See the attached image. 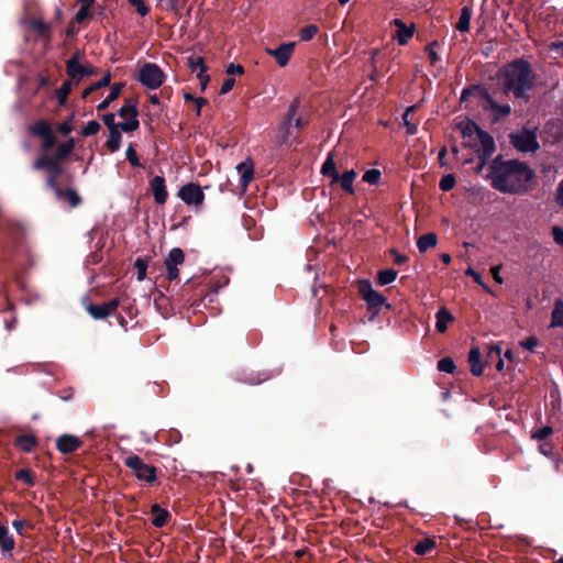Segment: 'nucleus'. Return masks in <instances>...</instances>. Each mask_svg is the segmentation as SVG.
Here are the masks:
<instances>
[{
	"label": "nucleus",
	"instance_id": "f257e3e1",
	"mask_svg": "<svg viewBox=\"0 0 563 563\" xmlns=\"http://www.w3.org/2000/svg\"><path fill=\"white\" fill-rule=\"evenodd\" d=\"M488 179L494 189L503 194L520 195L531 189L534 172L518 159L495 157L488 167Z\"/></svg>",
	"mask_w": 563,
	"mask_h": 563
},
{
	"label": "nucleus",
	"instance_id": "f03ea898",
	"mask_svg": "<svg viewBox=\"0 0 563 563\" xmlns=\"http://www.w3.org/2000/svg\"><path fill=\"white\" fill-rule=\"evenodd\" d=\"M534 81L536 75L530 63L522 58L512 60L504 68V88L517 99L528 98Z\"/></svg>",
	"mask_w": 563,
	"mask_h": 563
},
{
	"label": "nucleus",
	"instance_id": "7ed1b4c3",
	"mask_svg": "<svg viewBox=\"0 0 563 563\" xmlns=\"http://www.w3.org/2000/svg\"><path fill=\"white\" fill-rule=\"evenodd\" d=\"M124 464L131 470L137 481L145 482L148 485H154L158 482L157 468L154 465L146 464L139 455L131 454L126 456Z\"/></svg>",
	"mask_w": 563,
	"mask_h": 563
},
{
	"label": "nucleus",
	"instance_id": "20e7f679",
	"mask_svg": "<svg viewBox=\"0 0 563 563\" xmlns=\"http://www.w3.org/2000/svg\"><path fill=\"white\" fill-rule=\"evenodd\" d=\"M358 285V294L362 297V299L367 305V310L371 312L372 318L376 317L380 309L385 306L387 309L390 308V305L387 303L386 298L376 291L372 283L367 279H361L357 282Z\"/></svg>",
	"mask_w": 563,
	"mask_h": 563
},
{
	"label": "nucleus",
	"instance_id": "39448f33",
	"mask_svg": "<svg viewBox=\"0 0 563 563\" xmlns=\"http://www.w3.org/2000/svg\"><path fill=\"white\" fill-rule=\"evenodd\" d=\"M299 106H300V101L298 98H296L291 101V103L288 108L287 114L278 128V131L276 134V140H275L276 145L292 146L298 143L297 136L292 135L291 129H292V120L299 109Z\"/></svg>",
	"mask_w": 563,
	"mask_h": 563
},
{
	"label": "nucleus",
	"instance_id": "423d86ee",
	"mask_svg": "<svg viewBox=\"0 0 563 563\" xmlns=\"http://www.w3.org/2000/svg\"><path fill=\"white\" fill-rule=\"evenodd\" d=\"M0 232L5 238L3 249L7 253H13L23 245L25 233L21 224L11 220H4L0 225Z\"/></svg>",
	"mask_w": 563,
	"mask_h": 563
},
{
	"label": "nucleus",
	"instance_id": "0eeeda50",
	"mask_svg": "<svg viewBox=\"0 0 563 563\" xmlns=\"http://www.w3.org/2000/svg\"><path fill=\"white\" fill-rule=\"evenodd\" d=\"M321 173L323 176H330L332 178L331 185L339 184L345 192L352 194V169L345 170L341 176L335 168V163L331 154L328 155L323 163Z\"/></svg>",
	"mask_w": 563,
	"mask_h": 563
},
{
	"label": "nucleus",
	"instance_id": "6e6552de",
	"mask_svg": "<svg viewBox=\"0 0 563 563\" xmlns=\"http://www.w3.org/2000/svg\"><path fill=\"white\" fill-rule=\"evenodd\" d=\"M165 74L161 67L154 63H145L140 69L137 80L150 89H157L162 86Z\"/></svg>",
	"mask_w": 563,
	"mask_h": 563
},
{
	"label": "nucleus",
	"instance_id": "1a4fd4ad",
	"mask_svg": "<svg viewBox=\"0 0 563 563\" xmlns=\"http://www.w3.org/2000/svg\"><path fill=\"white\" fill-rule=\"evenodd\" d=\"M29 132L33 136L42 139V150L51 151L56 146L57 139L48 121L41 119L29 126Z\"/></svg>",
	"mask_w": 563,
	"mask_h": 563
},
{
	"label": "nucleus",
	"instance_id": "9d476101",
	"mask_svg": "<svg viewBox=\"0 0 563 563\" xmlns=\"http://www.w3.org/2000/svg\"><path fill=\"white\" fill-rule=\"evenodd\" d=\"M80 52L77 51L66 62V73L68 77L77 85L85 77H90L97 73V69L92 66H84L79 63Z\"/></svg>",
	"mask_w": 563,
	"mask_h": 563
},
{
	"label": "nucleus",
	"instance_id": "9b49d317",
	"mask_svg": "<svg viewBox=\"0 0 563 563\" xmlns=\"http://www.w3.org/2000/svg\"><path fill=\"white\" fill-rule=\"evenodd\" d=\"M511 144L520 152H536L539 148L534 132L523 130L510 135Z\"/></svg>",
	"mask_w": 563,
	"mask_h": 563
},
{
	"label": "nucleus",
	"instance_id": "f8f14e48",
	"mask_svg": "<svg viewBox=\"0 0 563 563\" xmlns=\"http://www.w3.org/2000/svg\"><path fill=\"white\" fill-rule=\"evenodd\" d=\"M120 306L119 298H112L103 303H89L86 307L87 312L96 320L106 319L113 314Z\"/></svg>",
	"mask_w": 563,
	"mask_h": 563
},
{
	"label": "nucleus",
	"instance_id": "ddd939ff",
	"mask_svg": "<svg viewBox=\"0 0 563 563\" xmlns=\"http://www.w3.org/2000/svg\"><path fill=\"white\" fill-rule=\"evenodd\" d=\"M60 162L53 156L41 155L33 162L32 167L34 170H47V175L58 178L64 173Z\"/></svg>",
	"mask_w": 563,
	"mask_h": 563
},
{
	"label": "nucleus",
	"instance_id": "4468645a",
	"mask_svg": "<svg viewBox=\"0 0 563 563\" xmlns=\"http://www.w3.org/2000/svg\"><path fill=\"white\" fill-rule=\"evenodd\" d=\"M178 197L188 206H199L203 202L205 194L199 185L189 183L179 189Z\"/></svg>",
	"mask_w": 563,
	"mask_h": 563
},
{
	"label": "nucleus",
	"instance_id": "2eb2a0df",
	"mask_svg": "<svg viewBox=\"0 0 563 563\" xmlns=\"http://www.w3.org/2000/svg\"><path fill=\"white\" fill-rule=\"evenodd\" d=\"M294 49H295V43L289 42V43H283L282 45H279L276 48H266V53L268 55L273 56L276 59V63L280 67H285L288 64V62L294 53Z\"/></svg>",
	"mask_w": 563,
	"mask_h": 563
},
{
	"label": "nucleus",
	"instance_id": "dca6fc26",
	"mask_svg": "<svg viewBox=\"0 0 563 563\" xmlns=\"http://www.w3.org/2000/svg\"><path fill=\"white\" fill-rule=\"evenodd\" d=\"M82 445L81 439L73 434H62L56 440V448L62 454H71Z\"/></svg>",
	"mask_w": 563,
	"mask_h": 563
},
{
	"label": "nucleus",
	"instance_id": "f3484780",
	"mask_svg": "<svg viewBox=\"0 0 563 563\" xmlns=\"http://www.w3.org/2000/svg\"><path fill=\"white\" fill-rule=\"evenodd\" d=\"M150 187L154 197V201L157 205H164L168 198L165 178L163 176H155L151 179Z\"/></svg>",
	"mask_w": 563,
	"mask_h": 563
},
{
	"label": "nucleus",
	"instance_id": "a211bd4d",
	"mask_svg": "<svg viewBox=\"0 0 563 563\" xmlns=\"http://www.w3.org/2000/svg\"><path fill=\"white\" fill-rule=\"evenodd\" d=\"M236 170L240 174V186L243 191L246 190L247 186L254 178V164L251 158L240 163L236 166Z\"/></svg>",
	"mask_w": 563,
	"mask_h": 563
},
{
	"label": "nucleus",
	"instance_id": "6ab92c4d",
	"mask_svg": "<svg viewBox=\"0 0 563 563\" xmlns=\"http://www.w3.org/2000/svg\"><path fill=\"white\" fill-rule=\"evenodd\" d=\"M474 145H479L478 151L484 157H489L495 152L494 139L485 131H482L474 140Z\"/></svg>",
	"mask_w": 563,
	"mask_h": 563
},
{
	"label": "nucleus",
	"instance_id": "aec40b11",
	"mask_svg": "<svg viewBox=\"0 0 563 563\" xmlns=\"http://www.w3.org/2000/svg\"><path fill=\"white\" fill-rule=\"evenodd\" d=\"M15 549L14 537L10 533L7 526L0 525V550L3 555L12 556Z\"/></svg>",
	"mask_w": 563,
	"mask_h": 563
},
{
	"label": "nucleus",
	"instance_id": "412c9836",
	"mask_svg": "<svg viewBox=\"0 0 563 563\" xmlns=\"http://www.w3.org/2000/svg\"><path fill=\"white\" fill-rule=\"evenodd\" d=\"M394 24L397 26L396 40L399 45H406L413 36L415 25L407 26L400 19H395Z\"/></svg>",
	"mask_w": 563,
	"mask_h": 563
},
{
	"label": "nucleus",
	"instance_id": "4be33fe9",
	"mask_svg": "<svg viewBox=\"0 0 563 563\" xmlns=\"http://www.w3.org/2000/svg\"><path fill=\"white\" fill-rule=\"evenodd\" d=\"M152 515V525L156 528H162L170 519V514L167 509L162 508L158 504H153L150 510Z\"/></svg>",
	"mask_w": 563,
	"mask_h": 563
},
{
	"label": "nucleus",
	"instance_id": "5701e85b",
	"mask_svg": "<svg viewBox=\"0 0 563 563\" xmlns=\"http://www.w3.org/2000/svg\"><path fill=\"white\" fill-rule=\"evenodd\" d=\"M467 361L470 364V371L474 376L483 374L484 364L482 363V355L478 347H472L468 352Z\"/></svg>",
	"mask_w": 563,
	"mask_h": 563
},
{
	"label": "nucleus",
	"instance_id": "b1692460",
	"mask_svg": "<svg viewBox=\"0 0 563 563\" xmlns=\"http://www.w3.org/2000/svg\"><path fill=\"white\" fill-rule=\"evenodd\" d=\"M485 100H486L485 108L489 109L494 113L495 121L508 115L511 111L509 104H499L489 95H486Z\"/></svg>",
	"mask_w": 563,
	"mask_h": 563
},
{
	"label": "nucleus",
	"instance_id": "393cba45",
	"mask_svg": "<svg viewBox=\"0 0 563 563\" xmlns=\"http://www.w3.org/2000/svg\"><path fill=\"white\" fill-rule=\"evenodd\" d=\"M435 319L437 331L444 333L448 329V324L454 320V317L448 309L442 307L437 311Z\"/></svg>",
	"mask_w": 563,
	"mask_h": 563
},
{
	"label": "nucleus",
	"instance_id": "a878e982",
	"mask_svg": "<svg viewBox=\"0 0 563 563\" xmlns=\"http://www.w3.org/2000/svg\"><path fill=\"white\" fill-rule=\"evenodd\" d=\"M123 88H124L123 82H115L114 85H112L110 93L108 95V97L104 100H102L97 106V110L98 111L107 110L109 108L110 103L120 97Z\"/></svg>",
	"mask_w": 563,
	"mask_h": 563
},
{
	"label": "nucleus",
	"instance_id": "bb28decb",
	"mask_svg": "<svg viewBox=\"0 0 563 563\" xmlns=\"http://www.w3.org/2000/svg\"><path fill=\"white\" fill-rule=\"evenodd\" d=\"M15 445L23 452L30 453L37 444V439L33 434H21L15 438Z\"/></svg>",
	"mask_w": 563,
	"mask_h": 563
},
{
	"label": "nucleus",
	"instance_id": "cd10ccee",
	"mask_svg": "<svg viewBox=\"0 0 563 563\" xmlns=\"http://www.w3.org/2000/svg\"><path fill=\"white\" fill-rule=\"evenodd\" d=\"M56 198L58 200H66L73 208H76L81 203L80 196L76 192V190L71 188L58 189V195Z\"/></svg>",
	"mask_w": 563,
	"mask_h": 563
},
{
	"label": "nucleus",
	"instance_id": "c85d7f7f",
	"mask_svg": "<svg viewBox=\"0 0 563 563\" xmlns=\"http://www.w3.org/2000/svg\"><path fill=\"white\" fill-rule=\"evenodd\" d=\"M437 547V542L433 538H426L423 540L418 541L412 550L417 555H427L431 553Z\"/></svg>",
	"mask_w": 563,
	"mask_h": 563
},
{
	"label": "nucleus",
	"instance_id": "c756f323",
	"mask_svg": "<svg viewBox=\"0 0 563 563\" xmlns=\"http://www.w3.org/2000/svg\"><path fill=\"white\" fill-rule=\"evenodd\" d=\"M122 135L119 128L109 130V137L104 144L110 153L119 151L121 146Z\"/></svg>",
	"mask_w": 563,
	"mask_h": 563
},
{
	"label": "nucleus",
	"instance_id": "7c9ffc66",
	"mask_svg": "<svg viewBox=\"0 0 563 563\" xmlns=\"http://www.w3.org/2000/svg\"><path fill=\"white\" fill-rule=\"evenodd\" d=\"M74 148H75V140L73 137H70L66 142H63L57 145L55 155L53 157H55L59 161H63V159L67 158L73 153Z\"/></svg>",
	"mask_w": 563,
	"mask_h": 563
},
{
	"label": "nucleus",
	"instance_id": "2f4dec72",
	"mask_svg": "<svg viewBox=\"0 0 563 563\" xmlns=\"http://www.w3.org/2000/svg\"><path fill=\"white\" fill-rule=\"evenodd\" d=\"M118 115L120 118L139 117L137 102L134 99H126L125 103L119 109Z\"/></svg>",
	"mask_w": 563,
	"mask_h": 563
},
{
	"label": "nucleus",
	"instance_id": "473e14b6",
	"mask_svg": "<svg viewBox=\"0 0 563 563\" xmlns=\"http://www.w3.org/2000/svg\"><path fill=\"white\" fill-rule=\"evenodd\" d=\"M472 9L463 7L461 10L460 19L456 23V30L460 32H468L471 26Z\"/></svg>",
	"mask_w": 563,
	"mask_h": 563
},
{
	"label": "nucleus",
	"instance_id": "72a5a7b5",
	"mask_svg": "<svg viewBox=\"0 0 563 563\" xmlns=\"http://www.w3.org/2000/svg\"><path fill=\"white\" fill-rule=\"evenodd\" d=\"M438 238L435 233H427L421 235L417 241L418 250L423 253L427 250L434 247L437 245Z\"/></svg>",
	"mask_w": 563,
	"mask_h": 563
},
{
	"label": "nucleus",
	"instance_id": "f704fd0d",
	"mask_svg": "<svg viewBox=\"0 0 563 563\" xmlns=\"http://www.w3.org/2000/svg\"><path fill=\"white\" fill-rule=\"evenodd\" d=\"M110 81H111V74L110 73H107L99 81L97 82H93L91 84L89 87H87L84 91H82V98L86 99L89 95H91L92 92L103 88V87H107L110 85Z\"/></svg>",
	"mask_w": 563,
	"mask_h": 563
},
{
	"label": "nucleus",
	"instance_id": "c9c22d12",
	"mask_svg": "<svg viewBox=\"0 0 563 563\" xmlns=\"http://www.w3.org/2000/svg\"><path fill=\"white\" fill-rule=\"evenodd\" d=\"M397 276H398L397 271H395L393 268L383 269L377 273V283L380 286H386V285L394 283L396 280Z\"/></svg>",
	"mask_w": 563,
	"mask_h": 563
},
{
	"label": "nucleus",
	"instance_id": "e433bc0d",
	"mask_svg": "<svg viewBox=\"0 0 563 563\" xmlns=\"http://www.w3.org/2000/svg\"><path fill=\"white\" fill-rule=\"evenodd\" d=\"M185 261V253L179 247H174L169 251L167 258L165 260V265L178 266L181 265Z\"/></svg>",
	"mask_w": 563,
	"mask_h": 563
},
{
	"label": "nucleus",
	"instance_id": "4c0bfd02",
	"mask_svg": "<svg viewBox=\"0 0 563 563\" xmlns=\"http://www.w3.org/2000/svg\"><path fill=\"white\" fill-rule=\"evenodd\" d=\"M551 327L563 328V301L556 300L551 314Z\"/></svg>",
	"mask_w": 563,
	"mask_h": 563
},
{
	"label": "nucleus",
	"instance_id": "58836bf2",
	"mask_svg": "<svg viewBox=\"0 0 563 563\" xmlns=\"http://www.w3.org/2000/svg\"><path fill=\"white\" fill-rule=\"evenodd\" d=\"M73 80H66L62 84V86L56 90V98L58 100L59 106H64L67 102V98L73 88Z\"/></svg>",
	"mask_w": 563,
	"mask_h": 563
},
{
	"label": "nucleus",
	"instance_id": "ea45409f",
	"mask_svg": "<svg viewBox=\"0 0 563 563\" xmlns=\"http://www.w3.org/2000/svg\"><path fill=\"white\" fill-rule=\"evenodd\" d=\"M14 477L16 481L23 482L29 487H33L35 485L34 474L29 468L18 470Z\"/></svg>",
	"mask_w": 563,
	"mask_h": 563
},
{
	"label": "nucleus",
	"instance_id": "a19ab883",
	"mask_svg": "<svg viewBox=\"0 0 563 563\" xmlns=\"http://www.w3.org/2000/svg\"><path fill=\"white\" fill-rule=\"evenodd\" d=\"M31 29L35 31L40 36H46L49 40L51 26L42 20H32Z\"/></svg>",
	"mask_w": 563,
	"mask_h": 563
},
{
	"label": "nucleus",
	"instance_id": "79ce46f5",
	"mask_svg": "<svg viewBox=\"0 0 563 563\" xmlns=\"http://www.w3.org/2000/svg\"><path fill=\"white\" fill-rule=\"evenodd\" d=\"M416 110V106L408 107L402 114L404 125L408 135H413L417 132L418 125L409 120V114Z\"/></svg>",
	"mask_w": 563,
	"mask_h": 563
},
{
	"label": "nucleus",
	"instance_id": "37998d69",
	"mask_svg": "<svg viewBox=\"0 0 563 563\" xmlns=\"http://www.w3.org/2000/svg\"><path fill=\"white\" fill-rule=\"evenodd\" d=\"M461 129L463 136L473 140H475V137H477V135L483 131L474 122H466L464 125L461 126Z\"/></svg>",
	"mask_w": 563,
	"mask_h": 563
},
{
	"label": "nucleus",
	"instance_id": "c03bdc74",
	"mask_svg": "<svg viewBox=\"0 0 563 563\" xmlns=\"http://www.w3.org/2000/svg\"><path fill=\"white\" fill-rule=\"evenodd\" d=\"M148 265V258L139 257L134 262V267L137 271L136 279L142 282L146 277V271Z\"/></svg>",
	"mask_w": 563,
	"mask_h": 563
},
{
	"label": "nucleus",
	"instance_id": "a18cd8bd",
	"mask_svg": "<svg viewBox=\"0 0 563 563\" xmlns=\"http://www.w3.org/2000/svg\"><path fill=\"white\" fill-rule=\"evenodd\" d=\"M380 172L376 168L368 169L364 173L362 179L369 185H377L380 180Z\"/></svg>",
	"mask_w": 563,
	"mask_h": 563
},
{
	"label": "nucleus",
	"instance_id": "49530a36",
	"mask_svg": "<svg viewBox=\"0 0 563 563\" xmlns=\"http://www.w3.org/2000/svg\"><path fill=\"white\" fill-rule=\"evenodd\" d=\"M553 433V428L550 427V426H544L538 430H536L531 438L537 440V441H548L549 437L552 435Z\"/></svg>",
	"mask_w": 563,
	"mask_h": 563
},
{
	"label": "nucleus",
	"instance_id": "de8ad7c7",
	"mask_svg": "<svg viewBox=\"0 0 563 563\" xmlns=\"http://www.w3.org/2000/svg\"><path fill=\"white\" fill-rule=\"evenodd\" d=\"M101 129V125L98 121L91 120L85 126L81 128L82 136H91L96 135Z\"/></svg>",
	"mask_w": 563,
	"mask_h": 563
},
{
	"label": "nucleus",
	"instance_id": "09e8293b",
	"mask_svg": "<svg viewBox=\"0 0 563 563\" xmlns=\"http://www.w3.org/2000/svg\"><path fill=\"white\" fill-rule=\"evenodd\" d=\"M319 27L316 24H309L302 27L299 32L301 41H310L318 33Z\"/></svg>",
	"mask_w": 563,
	"mask_h": 563
},
{
	"label": "nucleus",
	"instance_id": "8fccbe9b",
	"mask_svg": "<svg viewBox=\"0 0 563 563\" xmlns=\"http://www.w3.org/2000/svg\"><path fill=\"white\" fill-rule=\"evenodd\" d=\"M139 126L140 122L137 120V117H131L128 121L119 123L120 131H123L125 133L133 132L137 130Z\"/></svg>",
	"mask_w": 563,
	"mask_h": 563
},
{
	"label": "nucleus",
	"instance_id": "3c124183",
	"mask_svg": "<svg viewBox=\"0 0 563 563\" xmlns=\"http://www.w3.org/2000/svg\"><path fill=\"white\" fill-rule=\"evenodd\" d=\"M188 67L192 71H195L197 68H199L200 71L206 73L208 69L207 65L205 64V59L201 56H198V57L190 56L188 58Z\"/></svg>",
	"mask_w": 563,
	"mask_h": 563
},
{
	"label": "nucleus",
	"instance_id": "603ef678",
	"mask_svg": "<svg viewBox=\"0 0 563 563\" xmlns=\"http://www.w3.org/2000/svg\"><path fill=\"white\" fill-rule=\"evenodd\" d=\"M455 177L454 175L452 174H448V175H444L440 183H439V188L442 190V191H450L451 189L454 188L455 186Z\"/></svg>",
	"mask_w": 563,
	"mask_h": 563
},
{
	"label": "nucleus",
	"instance_id": "864d4df0",
	"mask_svg": "<svg viewBox=\"0 0 563 563\" xmlns=\"http://www.w3.org/2000/svg\"><path fill=\"white\" fill-rule=\"evenodd\" d=\"M437 367L440 372L452 374L455 369V364L451 357H443L438 362Z\"/></svg>",
	"mask_w": 563,
	"mask_h": 563
},
{
	"label": "nucleus",
	"instance_id": "5fc2aeb1",
	"mask_svg": "<svg viewBox=\"0 0 563 563\" xmlns=\"http://www.w3.org/2000/svg\"><path fill=\"white\" fill-rule=\"evenodd\" d=\"M125 155H126V159L129 161V163L132 166H134V167L141 166L140 158H139L136 151L134 148V145L132 143L128 146Z\"/></svg>",
	"mask_w": 563,
	"mask_h": 563
},
{
	"label": "nucleus",
	"instance_id": "6e6d98bb",
	"mask_svg": "<svg viewBox=\"0 0 563 563\" xmlns=\"http://www.w3.org/2000/svg\"><path fill=\"white\" fill-rule=\"evenodd\" d=\"M129 3L135 8L136 12L141 16H145L150 13V7L145 3L144 0H129Z\"/></svg>",
	"mask_w": 563,
	"mask_h": 563
},
{
	"label": "nucleus",
	"instance_id": "4d7b16f0",
	"mask_svg": "<svg viewBox=\"0 0 563 563\" xmlns=\"http://www.w3.org/2000/svg\"><path fill=\"white\" fill-rule=\"evenodd\" d=\"M500 355H501V349H500V346H499V345H492V346L489 347L488 356H489L490 358L496 357V358L498 360V362H497V364H496V368H497L498 371H501V369H503V367H504V361L501 360Z\"/></svg>",
	"mask_w": 563,
	"mask_h": 563
},
{
	"label": "nucleus",
	"instance_id": "13d9d810",
	"mask_svg": "<svg viewBox=\"0 0 563 563\" xmlns=\"http://www.w3.org/2000/svg\"><path fill=\"white\" fill-rule=\"evenodd\" d=\"M90 5L88 4H82L81 8L77 11L76 13V16H75V20L78 22V23H82L85 22L86 20H89L91 19L92 14L90 12Z\"/></svg>",
	"mask_w": 563,
	"mask_h": 563
},
{
	"label": "nucleus",
	"instance_id": "bf43d9fd",
	"mask_svg": "<svg viewBox=\"0 0 563 563\" xmlns=\"http://www.w3.org/2000/svg\"><path fill=\"white\" fill-rule=\"evenodd\" d=\"M102 122L109 130L119 128V123L115 122V115L113 113H106L102 115Z\"/></svg>",
	"mask_w": 563,
	"mask_h": 563
},
{
	"label": "nucleus",
	"instance_id": "052dcab7",
	"mask_svg": "<svg viewBox=\"0 0 563 563\" xmlns=\"http://www.w3.org/2000/svg\"><path fill=\"white\" fill-rule=\"evenodd\" d=\"M437 45H438L437 42H432L429 45H427V47H426V51L428 53L429 59H430L432 65H434L438 62V59H439L438 54L435 52V46Z\"/></svg>",
	"mask_w": 563,
	"mask_h": 563
},
{
	"label": "nucleus",
	"instance_id": "680f3d73",
	"mask_svg": "<svg viewBox=\"0 0 563 563\" xmlns=\"http://www.w3.org/2000/svg\"><path fill=\"white\" fill-rule=\"evenodd\" d=\"M228 75H243L244 74V67L240 64L231 63L228 65L225 69Z\"/></svg>",
	"mask_w": 563,
	"mask_h": 563
},
{
	"label": "nucleus",
	"instance_id": "e2e57ef3",
	"mask_svg": "<svg viewBox=\"0 0 563 563\" xmlns=\"http://www.w3.org/2000/svg\"><path fill=\"white\" fill-rule=\"evenodd\" d=\"M45 186L48 188V189H52L55 195L57 196L58 195V189H62L58 184H57V177L55 176H49L47 175L46 177V180H45Z\"/></svg>",
	"mask_w": 563,
	"mask_h": 563
},
{
	"label": "nucleus",
	"instance_id": "0e129e2a",
	"mask_svg": "<svg viewBox=\"0 0 563 563\" xmlns=\"http://www.w3.org/2000/svg\"><path fill=\"white\" fill-rule=\"evenodd\" d=\"M56 131L60 134V135H64V136H67L68 134L71 133L73 131V125L69 124V121H64L62 123H59L56 128Z\"/></svg>",
	"mask_w": 563,
	"mask_h": 563
},
{
	"label": "nucleus",
	"instance_id": "69168bd1",
	"mask_svg": "<svg viewBox=\"0 0 563 563\" xmlns=\"http://www.w3.org/2000/svg\"><path fill=\"white\" fill-rule=\"evenodd\" d=\"M234 85H235L234 78H232V77L227 78L221 86L220 95H225V93L230 92L233 89Z\"/></svg>",
	"mask_w": 563,
	"mask_h": 563
},
{
	"label": "nucleus",
	"instance_id": "338daca9",
	"mask_svg": "<svg viewBox=\"0 0 563 563\" xmlns=\"http://www.w3.org/2000/svg\"><path fill=\"white\" fill-rule=\"evenodd\" d=\"M539 341L536 336H530L520 342V345L529 351H533V349L538 345Z\"/></svg>",
	"mask_w": 563,
	"mask_h": 563
},
{
	"label": "nucleus",
	"instance_id": "774afa93",
	"mask_svg": "<svg viewBox=\"0 0 563 563\" xmlns=\"http://www.w3.org/2000/svg\"><path fill=\"white\" fill-rule=\"evenodd\" d=\"M552 235L558 244L563 245V229H561L560 227H553Z\"/></svg>",
	"mask_w": 563,
	"mask_h": 563
}]
</instances>
